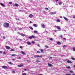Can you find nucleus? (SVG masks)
Returning a JSON list of instances; mask_svg holds the SVG:
<instances>
[{"mask_svg":"<svg viewBox=\"0 0 75 75\" xmlns=\"http://www.w3.org/2000/svg\"><path fill=\"white\" fill-rule=\"evenodd\" d=\"M1 53H2V52H1V51H0V54H1Z\"/></svg>","mask_w":75,"mask_h":75,"instance_id":"obj_56","label":"nucleus"},{"mask_svg":"<svg viewBox=\"0 0 75 75\" xmlns=\"http://www.w3.org/2000/svg\"><path fill=\"white\" fill-rule=\"evenodd\" d=\"M62 35L60 36V38H62Z\"/></svg>","mask_w":75,"mask_h":75,"instance_id":"obj_44","label":"nucleus"},{"mask_svg":"<svg viewBox=\"0 0 75 75\" xmlns=\"http://www.w3.org/2000/svg\"><path fill=\"white\" fill-rule=\"evenodd\" d=\"M21 52L22 54H23V55H26V54L25 53V52H24L23 51H21Z\"/></svg>","mask_w":75,"mask_h":75,"instance_id":"obj_15","label":"nucleus"},{"mask_svg":"<svg viewBox=\"0 0 75 75\" xmlns=\"http://www.w3.org/2000/svg\"><path fill=\"white\" fill-rule=\"evenodd\" d=\"M12 62H9V64H10V65H13V63H11Z\"/></svg>","mask_w":75,"mask_h":75,"instance_id":"obj_26","label":"nucleus"},{"mask_svg":"<svg viewBox=\"0 0 75 75\" xmlns=\"http://www.w3.org/2000/svg\"><path fill=\"white\" fill-rule=\"evenodd\" d=\"M70 68V67L69 66V67H66V68H67V69H69V68Z\"/></svg>","mask_w":75,"mask_h":75,"instance_id":"obj_28","label":"nucleus"},{"mask_svg":"<svg viewBox=\"0 0 75 75\" xmlns=\"http://www.w3.org/2000/svg\"><path fill=\"white\" fill-rule=\"evenodd\" d=\"M2 67L4 69H7L8 68V67L6 66H3Z\"/></svg>","mask_w":75,"mask_h":75,"instance_id":"obj_6","label":"nucleus"},{"mask_svg":"<svg viewBox=\"0 0 75 75\" xmlns=\"http://www.w3.org/2000/svg\"><path fill=\"white\" fill-rule=\"evenodd\" d=\"M48 66H49V67H52V65L50 63L48 64Z\"/></svg>","mask_w":75,"mask_h":75,"instance_id":"obj_19","label":"nucleus"},{"mask_svg":"<svg viewBox=\"0 0 75 75\" xmlns=\"http://www.w3.org/2000/svg\"><path fill=\"white\" fill-rule=\"evenodd\" d=\"M42 57V56H39L38 55H35L34 56V58H37L38 57V58H40V57Z\"/></svg>","mask_w":75,"mask_h":75,"instance_id":"obj_5","label":"nucleus"},{"mask_svg":"<svg viewBox=\"0 0 75 75\" xmlns=\"http://www.w3.org/2000/svg\"><path fill=\"white\" fill-rule=\"evenodd\" d=\"M29 27V28H30V29H31V30H33V28L32 27Z\"/></svg>","mask_w":75,"mask_h":75,"instance_id":"obj_21","label":"nucleus"},{"mask_svg":"<svg viewBox=\"0 0 75 75\" xmlns=\"http://www.w3.org/2000/svg\"><path fill=\"white\" fill-rule=\"evenodd\" d=\"M67 62L68 64H72V62L68 60H67Z\"/></svg>","mask_w":75,"mask_h":75,"instance_id":"obj_14","label":"nucleus"},{"mask_svg":"<svg viewBox=\"0 0 75 75\" xmlns=\"http://www.w3.org/2000/svg\"><path fill=\"white\" fill-rule=\"evenodd\" d=\"M27 62H30L31 61L30 60H27Z\"/></svg>","mask_w":75,"mask_h":75,"instance_id":"obj_33","label":"nucleus"},{"mask_svg":"<svg viewBox=\"0 0 75 75\" xmlns=\"http://www.w3.org/2000/svg\"><path fill=\"white\" fill-rule=\"evenodd\" d=\"M0 4L2 6H3V7H5V5L4 4H3L2 3H1Z\"/></svg>","mask_w":75,"mask_h":75,"instance_id":"obj_11","label":"nucleus"},{"mask_svg":"<svg viewBox=\"0 0 75 75\" xmlns=\"http://www.w3.org/2000/svg\"><path fill=\"white\" fill-rule=\"evenodd\" d=\"M57 12L54 11V12H51L50 13V14L51 15H54L56 14Z\"/></svg>","mask_w":75,"mask_h":75,"instance_id":"obj_4","label":"nucleus"},{"mask_svg":"<svg viewBox=\"0 0 75 75\" xmlns=\"http://www.w3.org/2000/svg\"><path fill=\"white\" fill-rule=\"evenodd\" d=\"M73 51H75V48H73Z\"/></svg>","mask_w":75,"mask_h":75,"instance_id":"obj_34","label":"nucleus"},{"mask_svg":"<svg viewBox=\"0 0 75 75\" xmlns=\"http://www.w3.org/2000/svg\"><path fill=\"white\" fill-rule=\"evenodd\" d=\"M15 51V50H14L13 49H12L11 50V51Z\"/></svg>","mask_w":75,"mask_h":75,"instance_id":"obj_38","label":"nucleus"},{"mask_svg":"<svg viewBox=\"0 0 75 75\" xmlns=\"http://www.w3.org/2000/svg\"><path fill=\"white\" fill-rule=\"evenodd\" d=\"M70 72H71V73H73L74 72V71H73L72 70H71L70 71Z\"/></svg>","mask_w":75,"mask_h":75,"instance_id":"obj_30","label":"nucleus"},{"mask_svg":"<svg viewBox=\"0 0 75 75\" xmlns=\"http://www.w3.org/2000/svg\"><path fill=\"white\" fill-rule=\"evenodd\" d=\"M3 54H4V55H6V52H4L3 53Z\"/></svg>","mask_w":75,"mask_h":75,"instance_id":"obj_32","label":"nucleus"},{"mask_svg":"<svg viewBox=\"0 0 75 75\" xmlns=\"http://www.w3.org/2000/svg\"><path fill=\"white\" fill-rule=\"evenodd\" d=\"M58 1V0H56L55 1L56 2H57V1Z\"/></svg>","mask_w":75,"mask_h":75,"instance_id":"obj_54","label":"nucleus"},{"mask_svg":"<svg viewBox=\"0 0 75 75\" xmlns=\"http://www.w3.org/2000/svg\"><path fill=\"white\" fill-rule=\"evenodd\" d=\"M15 5L16 7H18V4H16Z\"/></svg>","mask_w":75,"mask_h":75,"instance_id":"obj_23","label":"nucleus"},{"mask_svg":"<svg viewBox=\"0 0 75 75\" xmlns=\"http://www.w3.org/2000/svg\"><path fill=\"white\" fill-rule=\"evenodd\" d=\"M19 40L20 41H22L23 39H19Z\"/></svg>","mask_w":75,"mask_h":75,"instance_id":"obj_45","label":"nucleus"},{"mask_svg":"<svg viewBox=\"0 0 75 75\" xmlns=\"http://www.w3.org/2000/svg\"><path fill=\"white\" fill-rule=\"evenodd\" d=\"M36 38V37L35 35H32L29 37V39H32V38Z\"/></svg>","mask_w":75,"mask_h":75,"instance_id":"obj_2","label":"nucleus"},{"mask_svg":"<svg viewBox=\"0 0 75 75\" xmlns=\"http://www.w3.org/2000/svg\"><path fill=\"white\" fill-rule=\"evenodd\" d=\"M6 49H8V50H10V49L11 48L10 47L7 46H6Z\"/></svg>","mask_w":75,"mask_h":75,"instance_id":"obj_8","label":"nucleus"},{"mask_svg":"<svg viewBox=\"0 0 75 75\" xmlns=\"http://www.w3.org/2000/svg\"><path fill=\"white\" fill-rule=\"evenodd\" d=\"M66 47V46L64 45V46H63V48H64V47Z\"/></svg>","mask_w":75,"mask_h":75,"instance_id":"obj_53","label":"nucleus"},{"mask_svg":"<svg viewBox=\"0 0 75 75\" xmlns=\"http://www.w3.org/2000/svg\"><path fill=\"white\" fill-rule=\"evenodd\" d=\"M32 44H35V42H34V41H33L32 42Z\"/></svg>","mask_w":75,"mask_h":75,"instance_id":"obj_37","label":"nucleus"},{"mask_svg":"<svg viewBox=\"0 0 75 75\" xmlns=\"http://www.w3.org/2000/svg\"><path fill=\"white\" fill-rule=\"evenodd\" d=\"M59 5L62 4V2H59Z\"/></svg>","mask_w":75,"mask_h":75,"instance_id":"obj_40","label":"nucleus"},{"mask_svg":"<svg viewBox=\"0 0 75 75\" xmlns=\"http://www.w3.org/2000/svg\"><path fill=\"white\" fill-rule=\"evenodd\" d=\"M27 44H28V45H31V42H27Z\"/></svg>","mask_w":75,"mask_h":75,"instance_id":"obj_18","label":"nucleus"},{"mask_svg":"<svg viewBox=\"0 0 75 75\" xmlns=\"http://www.w3.org/2000/svg\"><path fill=\"white\" fill-rule=\"evenodd\" d=\"M56 28L58 29V30H61V28L60 27L58 26H56Z\"/></svg>","mask_w":75,"mask_h":75,"instance_id":"obj_13","label":"nucleus"},{"mask_svg":"<svg viewBox=\"0 0 75 75\" xmlns=\"http://www.w3.org/2000/svg\"><path fill=\"white\" fill-rule=\"evenodd\" d=\"M33 25L34 27H38V25L36 24H33Z\"/></svg>","mask_w":75,"mask_h":75,"instance_id":"obj_16","label":"nucleus"},{"mask_svg":"<svg viewBox=\"0 0 75 75\" xmlns=\"http://www.w3.org/2000/svg\"><path fill=\"white\" fill-rule=\"evenodd\" d=\"M26 70H27L26 69H24V71H26Z\"/></svg>","mask_w":75,"mask_h":75,"instance_id":"obj_62","label":"nucleus"},{"mask_svg":"<svg viewBox=\"0 0 75 75\" xmlns=\"http://www.w3.org/2000/svg\"><path fill=\"white\" fill-rule=\"evenodd\" d=\"M33 32L35 34H38V32L37 30H35Z\"/></svg>","mask_w":75,"mask_h":75,"instance_id":"obj_7","label":"nucleus"},{"mask_svg":"<svg viewBox=\"0 0 75 75\" xmlns=\"http://www.w3.org/2000/svg\"><path fill=\"white\" fill-rule=\"evenodd\" d=\"M18 11L20 12H21V11H22V10H19Z\"/></svg>","mask_w":75,"mask_h":75,"instance_id":"obj_42","label":"nucleus"},{"mask_svg":"<svg viewBox=\"0 0 75 75\" xmlns=\"http://www.w3.org/2000/svg\"><path fill=\"white\" fill-rule=\"evenodd\" d=\"M45 8V9H46V10H49V9L47 8Z\"/></svg>","mask_w":75,"mask_h":75,"instance_id":"obj_36","label":"nucleus"},{"mask_svg":"<svg viewBox=\"0 0 75 75\" xmlns=\"http://www.w3.org/2000/svg\"><path fill=\"white\" fill-rule=\"evenodd\" d=\"M71 59H72V60H75V58H74L73 57H71Z\"/></svg>","mask_w":75,"mask_h":75,"instance_id":"obj_24","label":"nucleus"},{"mask_svg":"<svg viewBox=\"0 0 75 75\" xmlns=\"http://www.w3.org/2000/svg\"><path fill=\"white\" fill-rule=\"evenodd\" d=\"M22 28H19L18 29V30H22Z\"/></svg>","mask_w":75,"mask_h":75,"instance_id":"obj_49","label":"nucleus"},{"mask_svg":"<svg viewBox=\"0 0 75 75\" xmlns=\"http://www.w3.org/2000/svg\"><path fill=\"white\" fill-rule=\"evenodd\" d=\"M73 18H75V15H74L73 16Z\"/></svg>","mask_w":75,"mask_h":75,"instance_id":"obj_50","label":"nucleus"},{"mask_svg":"<svg viewBox=\"0 0 75 75\" xmlns=\"http://www.w3.org/2000/svg\"><path fill=\"white\" fill-rule=\"evenodd\" d=\"M45 47H46V48H49L48 46H47V45H45Z\"/></svg>","mask_w":75,"mask_h":75,"instance_id":"obj_41","label":"nucleus"},{"mask_svg":"<svg viewBox=\"0 0 75 75\" xmlns=\"http://www.w3.org/2000/svg\"><path fill=\"white\" fill-rule=\"evenodd\" d=\"M20 48H21V49H23V47H22V46H20Z\"/></svg>","mask_w":75,"mask_h":75,"instance_id":"obj_46","label":"nucleus"},{"mask_svg":"<svg viewBox=\"0 0 75 75\" xmlns=\"http://www.w3.org/2000/svg\"><path fill=\"white\" fill-rule=\"evenodd\" d=\"M42 28H45V25H42Z\"/></svg>","mask_w":75,"mask_h":75,"instance_id":"obj_22","label":"nucleus"},{"mask_svg":"<svg viewBox=\"0 0 75 75\" xmlns=\"http://www.w3.org/2000/svg\"><path fill=\"white\" fill-rule=\"evenodd\" d=\"M53 40V39L52 38H51L50 39V41H52V40Z\"/></svg>","mask_w":75,"mask_h":75,"instance_id":"obj_48","label":"nucleus"},{"mask_svg":"<svg viewBox=\"0 0 75 75\" xmlns=\"http://www.w3.org/2000/svg\"><path fill=\"white\" fill-rule=\"evenodd\" d=\"M21 57H20L18 58V59H21Z\"/></svg>","mask_w":75,"mask_h":75,"instance_id":"obj_55","label":"nucleus"},{"mask_svg":"<svg viewBox=\"0 0 75 75\" xmlns=\"http://www.w3.org/2000/svg\"><path fill=\"white\" fill-rule=\"evenodd\" d=\"M18 34H19V35H20L21 36H22V37H24L25 36V34L22 33H20L19 32H18Z\"/></svg>","mask_w":75,"mask_h":75,"instance_id":"obj_3","label":"nucleus"},{"mask_svg":"<svg viewBox=\"0 0 75 75\" xmlns=\"http://www.w3.org/2000/svg\"><path fill=\"white\" fill-rule=\"evenodd\" d=\"M73 67L74 68H75V65H74V66H73Z\"/></svg>","mask_w":75,"mask_h":75,"instance_id":"obj_60","label":"nucleus"},{"mask_svg":"<svg viewBox=\"0 0 75 75\" xmlns=\"http://www.w3.org/2000/svg\"><path fill=\"white\" fill-rule=\"evenodd\" d=\"M15 72H16L14 71H12V73H15Z\"/></svg>","mask_w":75,"mask_h":75,"instance_id":"obj_47","label":"nucleus"},{"mask_svg":"<svg viewBox=\"0 0 75 75\" xmlns=\"http://www.w3.org/2000/svg\"><path fill=\"white\" fill-rule=\"evenodd\" d=\"M60 18H62V16H60Z\"/></svg>","mask_w":75,"mask_h":75,"instance_id":"obj_58","label":"nucleus"},{"mask_svg":"<svg viewBox=\"0 0 75 75\" xmlns=\"http://www.w3.org/2000/svg\"><path fill=\"white\" fill-rule=\"evenodd\" d=\"M17 19H18V20H20V19H19V18Z\"/></svg>","mask_w":75,"mask_h":75,"instance_id":"obj_63","label":"nucleus"},{"mask_svg":"<svg viewBox=\"0 0 75 75\" xmlns=\"http://www.w3.org/2000/svg\"><path fill=\"white\" fill-rule=\"evenodd\" d=\"M22 75H27V74L26 73H23L22 74Z\"/></svg>","mask_w":75,"mask_h":75,"instance_id":"obj_25","label":"nucleus"},{"mask_svg":"<svg viewBox=\"0 0 75 75\" xmlns=\"http://www.w3.org/2000/svg\"><path fill=\"white\" fill-rule=\"evenodd\" d=\"M12 60H13V61H14L15 59H13Z\"/></svg>","mask_w":75,"mask_h":75,"instance_id":"obj_61","label":"nucleus"},{"mask_svg":"<svg viewBox=\"0 0 75 75\" xmlns=\"http://www.w3.org/2000/svg\"><path fill=\"white\" fill-rule=\"evenodd\" d=\"M57 44L58 45H61V43L59 42H57Z\"/></svg>","mask_w":75,"mask_h":75,"instance_id":"obj_17","label":"nucleus"},{"mask_svg":"<svg viewBox=\"0 0 75 75\" xmlns=\"http://www.w3.org/2000/svg\"><path fill=\"white\" fill-rule=\"evenodd\" d=\"M54 31L55 32H56H56L57 33V31H58V30H54Z\"/></svg>","mask_w":75,"mask_h":75,"instance_id":"obj_39","label":"nucleus"},{"mask_svg":"<svg viewBox=\"0 0 75 75\" xmlns=\"http://www.w3.org/2000/svg\"><path fill=\"white\" fill-rule=\"evenodd\" d=\"M56 21H57V22H60V20L59 19H57L56 20Z\"/></svg>","mask_w":75,"mask_h":75,"instance_id":"obj_20","label":"nucleus"},{"mask_svg":"<svg viewBox=\"0 0 75 75\" xmlns=\"http://www.w3.org/2000/svg\"><path fill=\"white\" fill-rule=\"evenodd\" d=\"M63 40H66V38H63Z\"/></svg>","mask_w":75,"mask_h":75,"instance_id":"obj_52","label":"nucleus"},{"mask_svg":"<svg viewBox=\"0 0 75 75\" xmlns=\"http://www.w3.org/2000/svg\"><path fill=\"white\" fill-rule=\"evenodd\" d=\"M33 15L32 14H30L29 15V17L30 18H33Z\"/></svg>","mask_w":75,"mask_h":75,"instance_id":"obj_9","label":"nucleus"},{"mask_svg":"<svg viewBox=\"0 0 75 75\" xmlns=\"http://www.w3.org/2000/svg\"><path fill=\"white\" fill-rule=\"evenodd\" d=\"M37 46H38V47H40V44H38L37 45Z\"/></svg>","mask_w":75,"mask_h":75,"instance_id":"obj_51","label":"nucleus"},{"mask_svg":"<svg viewBox=\"0 0 75 75\" xmlns=\"http://www.w3.org/2000/svg\"><path fill=\"white\" fill-rule=\"evenodd\" d=\"M4 27L5 28H7V27H9V23H4Z\"/></svg>","mask_w":75,"mask_h":75,"instance_id":"obj_1","label":"nucleus"},{"mask_svg":"<svg viewBox=\"0 0 75 75\" xmlns=\"http://www.w3.org/2000/svg\"><path fill=\"white\" fill-rule=\"evenodd\" d=\"M37 53H40V52L39 51H38L37 52Z\"/></svg>","mask_w":75,"mask_h":75,"instance_id":"obj_35","label":"nucleus"},{"mask_svg":"<svg viewBox=\"0 0 75 75\" xmlns=\"http://www.w3.org/2000/svg\"><path fill=\"white\" fill-rule=\"evenodd\" d=\"M14 56H16V54H13L12 55V57H14Z\"/></svg>","mask_w":75,"mask_h":75,"instance_id":"obj_29","label":"nucleus"},{"mask_svg":"<svg viewBox=\"0 0 75 75\" xmlns=\"http://www.w3.org/2000/svg\"><path fill=\"white\" fill-rule=\"evenodd\" d=\"M40 51L41 52H44V50H43L41 49L40 50Z\"/></svg>","mask_w":75,"mask_h":75,"instance_id":"obj_31","label":"nucleus"},{"mask_svg":"<svg viewBox=\"0 0 75 75\" xmlns=\"http://www.w3.org/2000/svg\"><path fill=\"white\" fill-rule=\"evenodd\" d=\"M72 75H75V74H72Z\"/></svg>","mask_w":75,"mask_h":75,"instance_id":"obj_57","label":"nucleus"},{"mask_svg":"<svg viewBox=\"0 0 75 75\" xmlns=\"http://www.w3.org/2000/svg\"><path fill=\"white\" fill-rule=\"evenodd\" d=\"M9 4H12V2H9Z\"/></svg>","mask_w":75,"mask_h":75,"instance_id":"obj_43","label":"nucleus"},{"mask_svg":"<svg viewBox=\"0 0 75 75\" xmlns=\"http://www.w3.org/2000/svg\"><path fill=\"white\" fill-rule=\"evenodd\" d=\"M23 65L22 64H20L18 65V67H23Z\"/></svg>","mask_w":75,"mask_h":75,"instance_id":"obj_12","label":"nucleus"},{"mask_svg":"<svg viewBox=\"0 0 75 75\" xmlns=\"http://www.w3.org/2000/svg\"><path fill=\"white\" fill-rule=\"evenodd\" d=\"M30 23H32V22L30 21Z\"/></svg>","mask_w":75,"mask_h":75,"instance_id":"obj_59","label":"nucleus"},{"mask_svg":"<svg viewBox=\"0 0 75 75\" xmlns=\"http://www.w3.org/2000/svg\"><path fill=\"white\" fill-rule=\"evenodd\" d=\"M63 18H64V19L65 20H66V21H68V18H67L66 17L64 16Z\"/></svg>","mask_w":75,"mask_h":75,"instance_id":"obj_10","label":"nucleus"},{"mask_svg":"<svg viewBox=\"0 0 75 75\" xmlns=\"http://www.w3.org/2000/svg\"><path fill=\"white\" fill-rule=\"evenodd\" d=\"M36 62H37L38 63V62H40V61H39V60H37L36 61Z\"/></svg>","mask_w":75,"mask_h":75,"instance_id":"obj_27","label":"nucleus"},{"mask_svg":"<svg viewBox=\"0 0 75 75\" xmlns=\"http://www.w3.org/2000/svg\"><path fill=\"white\" fill-rule=\"evenodd\" d=\"M39 75H42V74H39Z\"/></svg>","mask_w":75,"mask_h":75,"instance_id":"obj_64","label":"nucleus"}]
</instances>
